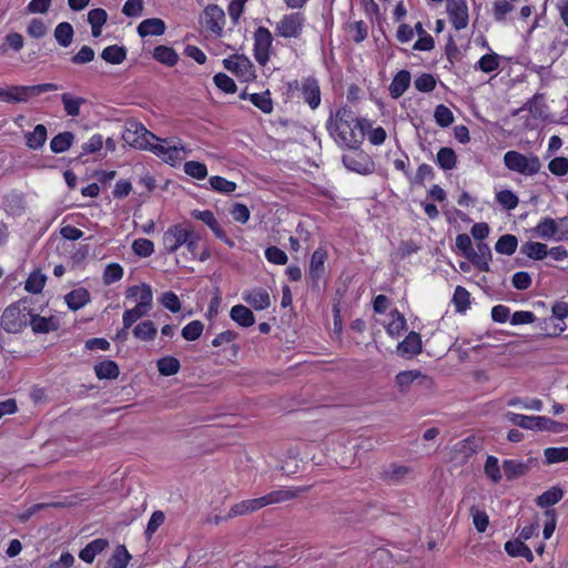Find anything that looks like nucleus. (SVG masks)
I'll return each mask as SVG.
<instances>
[{"label":"nucleus","instance_id":"1","mask_svg":"<svg viewBox=\"0 0 568 568\" xmlns=\"http://www.w3.org/2000/svg\"><path fill=\"white\" fill-rule=\"evenodd\" d=\"M162 246L166 254H176L182 247L190 261L205 262L211 257L206 242L190 221L171 224L162 235Z\"/></svg>","mask_w":568,"mask_h":568},{"label":"nucleus","instance_id":"2","mask_svg":"<svg viewBox=\"0 0 568 568\" xmlns=\"http://www.w3.org/2000/svg\"><path fill=\"white\" fill-rule=\"evenodd\" d=\"M329 135L339 148L357 150L371 124L361 119L349 106L339 108L326 122Z\"/></svg>","mask_w":568,"mask_h":568},{"label":"nucleus","instance_id":"3","mask_svg":"<svg viewBox=\"0 0 568 568\" xmlns=\"http://www.w3.org/2000/svg\"><path fill=\"white\" fill-rule=\"evenodd\" d=\"M31 312L30 302L21 298L8 305L0 317V325L7 333L17 334L27 327Z\"/></svg>","mask_w":568,"mask_h":568},{"label":"nucleus","instance_id":"4","mask_svg":"<svg viewBox=\"0 0 568 568\" xmlns=\"http://www.w3.org/2000/svg\"><path fill=\"white\" fill-rule=\"evenodd\" d=\"M61 85L52 82L34 85H11L6 89L0 88V101L6 103L27 102L32 97H38L44 92L58 91Z\"/></svg>","mask_w":568,"mask_h":568},{"label":"nucleus","instance_id":"5","mask_svg":"<svg viewBox=\"0 0 568 568\" xmlns=\"http://www.w3.org/2000/svg\"><path fill=\"white\" fill-rule=\"evenodd\" d=\"M504 164L511 171L521 175L532 176L541 169V162L536 154H523L518 151H508L504 154Z\"/></svg>","mask_w":568,"mask_h":568},{"label":"nucleus","instance_id":"6","mask_svg":"<svg viewBox=\"0 0 568 568\" xmlns=\"http://www.w3.org/2000/svg\"><path fill=\"white\" fill-rule=\"evenodd\" d=\"M292 90H296L298 98L308 105L311 110H316L321 105V87L314 77L302 78L290 83Z\"/></svg>","mask_w":568,"mask_h":568},{"label":"nucleus","instance_id":"7","mask_svg":"<svg viewBox=\"0 0 568 568\" xmlns=\"http://www.w3.org/2000/svg\"><path fill=\"white\" fill-rule=\"evenodd\" d=\"M307 490L306 487H285L273 490L260 498L251 499V511L261 509L265 506L287 501L298 497Z\"/></svg>","mask_w":568,"mask_h":568},{"label":"nucleus","instance_id":"8","mask_svg":"<svg viewBox=\"0 0 568 568\" xmlns=\"http://www.w3.org/2000/svg\"><path fill=\"white\" fill-rule=\"evenodd\" d=\"M305 18L300 12L284 14L277 22L275 32L282 38H298L304 28Z\"/></svg>","mask_w":568,"mask_h":568},{"label":"nucleus","instance_id":"9","mask_svg":"<svg viewBox=\"0 0 568 568\" xmlns=\"http://www.w3.org/2000/svg\"><path fill=\"white\" fill-rule=\"evenodd\" d=\"M328 254L325 247H317L310 260V266L307 272V281L311 283L313 288H318L320 283L325 275V263Z\"/></svg>","mask_w":568,"mask_h":568},{"label":"nucleus","instance_id":"10","mask_svg":"<svg viewBox=\"0 0 568 568\" xmlns=\"http://www.w3.org/2000/svg\"><path fill=\"white\" fill-rule=\"evenodd\" d=\"M201 24L207 32L221 36L225 26L224 10L217 4H209L201 16Z\"/></svg>","mask_w":568,"mask_h":568},{"label":"nucleus","instance_id":"11","mask_svg":"<svg viewBox=\"0 0 568 568\" xmlns=\"http://www.w3.org/2000/svg\"><path fill=\"white\" fill-rule=\"evenodd\" d=\"M446 12L455 30L460 31L467 28L469 13L466 0H446Z\"/></svg>","mask_w":568,"mask_h":568},{"label":"nucleus","instance_id":"12","mask_svg":"<svg viewBox=\"0 0 568 568\" xmlns=\"http://www.w3.org/2000/svg\"><path fill=\"white\" fill-rule=\"evenodd\" d=\"M479 449V439L469 436L457 442L450 449V460L457 465L465 464Z\"/></svg>","mask_w":568,"mask_h":568},{"label":"nucleus","instance_id":"13","mask_svg":"<svg viewBox=\"0 0 568 568\" xmlns=\"http://www.w3.org/2000/svg\"><path fill=\"white\" fill-rule=\"evenodd\" d=\"M272 42L273 37L268 29L260 27L254 32V57L262 65L268 61Z\"/></svg>","mask_w":568,"mask_h":568},{"label":"nucleus","instance_id":"14","mask_svg":"<svg viewBox=\"0 0 568 568\" xmlns=\"http://www.w3.org/2000/svg\"><path fill=\"white\" fill-rule=\"evenodd\" d=\"M395 384L400 393H406L413 384L428 386L432 379L420 371H403L395 376Z\"/></svg>","mask_w":568,"mask_h":568},{"label":"nucleus","instance_id":"15","mask_svg":"<svg viewBox=\"0 0 568 568\" xmlns=\"http://www.w3.org/2000/svg\"><path fill=\"white\" fill-rule=\"evenodd\" d=\"M191 216L195 220L204 223L210 230L213 232L214 236L229 245H233V243L227 237L225 231L222 229L221 224L217 222L214 213L210 210H193L191 211Z\"/></svg>","mask_w":568,"mask_h":568},{"label":"nucleus","instance_id":"16","mask_svg":"<svg viewBox=\"0 0 568 568\" xmlns=\"http://www.w3.org/2000/svg\"><path fill=\"white\" fill-rule=\"evenodd\" d=\"M2 210L10 216L20 217L26 213L27 204L22 192L12 190L2 197Z\"/></svg>","mask_w":568,"mask_h":568},{"label":"nucleus","instance_id":"17","mask_svg":"<svg viewBox=\"0 0 568 568\" xmlns=\"http://www.w3.org/2000/svg\"><path fill=\"white\" fill-rule=\"evenodd\" d=\"M150 150L165 163L175 165L183 160L182 152L184 151L183 145H170L166 140H162L161 143L151 145Z\"/></svg>","mask_w":568,"mask_h":568},{"label":"nucleus","instance_id":"18","mask_svg":"<svg viewBox=\"0 0 568 568\" xmlns=\"http://www.w3.org/2000/svg\"><path fill=\"white\" fill-rule=\"evenodd\" d=\"M28 324L34 334H48L58 331L60 327V323L57 317L41 316L39 314H34L32 310L30 312Z\"/></svg>","mask_w":568,"mask_h":568},{"label":"nucleus","instance_id":"19","mask_svg":"<svg viewBox=\"0 0 568 568\" xmlns=\"http://www.w3.org/2000/svg\"><path fill=\"white\" fill-rule=\"evenodd\" d=\"M456 247L467 260L477 266L479 271H489V266L486 262H480L476 258L475 250L473 248L471 240L468 234L463 233L456 236Z\"/></svg>","mask_w":568,"mask_h":568},{"label":"nucleus","instance_id":"20","mask_svg":"<svg viewBox=\"0 0 568 568\" xmlns=\"http://www.w3.org/2000/svg\"><path fill=\"white\" fill-rule=\"evenodd\" d=\"M342 161L347 170L359 174H368L373 171V163L369 158L362 152L356 154H345L343 155Z\"/></svg>","mask_w":568,"mask_h":568},{"label":"nucleus","instance_id":"21","mask_svg":"<svg viewBox=\"0 0 568 568\" xmlns=\"http://www.w3.org/2000/svg\"><path fill=\"white\" fill-rule=\"evenodd\" d=\"M153 304H149L145 298L142 297V302L135 304L134 307L125 310L122 315L123 331L129 329L136 321L146 316L152 310Z\"/></svg>","mask_w":568,"mask_h":568},{"label":"nucleus","instance_id":"22","mask_svg":"<svg viewBox=\"0 0 568 568\" xmlns=\"http://www.w3.org/2000/svg\"><path fill=\"white\" fill-rule=\"evenodd\" d=\"M109 547V540L105 538H97L90 541L84 548H82L79 552V558L87 562L92 564L95 557L104 551Z\"/></svg>","mask_w":568,"mask_h":568},{"label":"nucleus","instance_id":"23","mask_svg":"<svg viewBox=\"0 0 568 568\" xmlns=\"http://www.w3.org/2000/svg\"><path fill=\"white\" fill-rule=\"evenodd\" d=\"M166 29L165 22L160 18H149L140 22L138 26V34L141 38L149 36H162Z\"/></svg>","mask_w":568,"mask_h":568},{"label":"nucleus","instance_id":"24","mask_svg":"<svg viewBox=\"0 0 568 568\" xmlns=\"http://www.w3.org/2000/svg\"><path fill=\"white\" fill-rule=\"evenodd\" d=\"M124 296L126 301L141 303L142 297L148 301L149 304H153V292L151 285L146 283H141L140 285H131L125 292Z\"/></svg>","mask_w":568,"mask_h":568},{"label":"nucleus","instance_id":"25","mask_svg":"<svg viewBox=\"0 0 568 568\" xmlns=\"http://www.w3.org/2000/svg\"><path fill=\"white\" fill-rule=\"evenodd\" d=\"M410 73L407 70H400L395 74L389 84V94L393 99L400 98L410 85Z\"/></svg>","mask_w":568,"mask_h":568},{"label":"nucleus","instance_id":"26","mask_svg":"<svg viewBox=\"0 0 568 568\" xmlns=\"http://www.w3.org/2000/svg\"><path fill=\"white\" fill-rule=\"evenodd\" d=\"M65 303L71 311H78L90 302V293L84 287L72 290L64 297Z\"/></svg>","mask_w":568,"mask_h":568},{"label":"nucleus","instance_id":"27","mask_svg":"<svg viewBox=\"0 0 568 568\" xmlns=\"http://www.w3.org/2000/svg\"><path fill=\"white\" fill-rule=\"evenodd\" d=\"M398 353L402 355L414 356L422 351L420 335L415 332H410L403 342L397 346Z\"/></svg>","mask_w":568,"mask_h":568},{"label":"nucleus","instance_id":"28","mask_svg":"<svg viewBox=\"0 0 568 568\" xmlns=\"http://www.w3.org/2000/svg\"><path fill=\"white\" fill-rule=\"evenodd\" d=\"M153 59L166 67H174L179 61V54L172 47L164 44L156 45L153 49Z\"/></svg>","mask_w":568,"mask_h":568},{"label":"nucleus","instance_id":"29","mask_svg":"<svg viewBox=\"0 0 568 568\" xmlns=\"http://www.w3.org/2000/svg\"><path fill=\"white\" fill-rule=\"evenodd\" d=\"M108 13L102 8H95L88 12V22L91 26V34L99 38L102 34V28L106 23Z\"/></svg>","mask_w":568,"mask_h":568},{"label":"nucleus","instance_id":"30","mask_svg":"<svg viewBox=\"0 0 568 568\" xmlns=\"http://www.w3.org/2000/svg\"><path fill=\"white\" fill-rule=\"evenodd\" d=\"M94 373L99 379H116L120 368L114 361L105 359L94 365Z\"/></svg>","mask_w":568,"mask_h":568},{"label":"nucleus","instance_id":"31","mask_svg":"<svg viewBox=\"0 0 568 568\" xmlns=\"http://www.w3.org/2000/svg\"><path fill=\"white\" fill-rule=\"evenodd\" d=\"M47 128L43 124H37L33 131L26 133V144L31 150H39L47 141Z\"/></svg>","mask_w":568,"mask_h":568},{"label":"nucleus","instance_id":"32","mask_svg":"<svg viewBox=\"0 0 568 568\" xmlns=\"http://www.w3.org/2000/svg\"><path fill=\"white\" fill-rule=\"evenodd\" d=\"M55 41L63 48L71 45L74 38V30L70 22H60L53 31Z\"/></svg>","mask_w":568,"mask_h":568},{"label":"nucleus","instance_id":"33","mask_svg":"<svg viewBox=\"0 0 568 568\" xmlns=\"http://www.w3.org/2000/svg\"><path fill=\"white\" fill-rule=\"evenodd\" d=\"M505 550L510 557H523L529 562L534 560L530 548L520 539L509 540L505 544Z\"/></svg>","mask_w":568,"mask_h":568},{"label":"nucleus","instance_id":"34","mask_svg":"<svg viewBox=\"0 0 568 568\" xmlns=\"http://www.w3.org/2000/svg\"><path fill=\"white\" fill-rule=\"evenodd\" d=\"M410 469L407 466L390 464L383 470L382 478L389 484L400 483L408 474Z\"/></svg>","mask_w":568,"mask_h":568},{"label":"nucleus","instance_id":"35","mask_svg":"<svg viewBox=\"0 0 568 568\" xmlns=\"http://www.w3.org/2000/svg\"><path fill=\"white\" fill-rule=\"evenodd\" d=\"M505 418L513 425H516L524 429L537 430L538 427V416H527L513 412H507L505 414Z\"/></svg>","mask_w":568,"mask_h":568},{"label":"nucleus","instance_id":"36","mask_svg":"<svg viewBox=\"0 0 568 568\" xmlns=\"http://www.w3.org/2000/svg\"><path fill=\"white\" fill-rule=\"evenodd\" d=\"M132 333L135 338L143 341V342H150L156 337L158 328L151 320H146V321L140 322L133 328Z\"/></svg>","mask_w":568,"mask_h":568},{"label":"nucleus","instance_id":"37","mask_svg":"<svg viewBox=\"0 0 568 568\" xmlns=\"http://www.w3.org/2000/svg\"><path fill=\"white\" fill-rule=\"evenodd\" d=\"M390 321L386 325V332L392 337H398L407 327L406 318L398 310L389 313Z\"/></svg>","mask_w":568,"mask_h":568},{"label":"nucleus","instance_id":"38","mask_svg":"<svg viewBox=\"0 0 568 568\" xmlns=\"http://www.w3.org/2000/svg\"><path fill=\"white\" fill-rule=\"evenodd\" d=\"M126 49L122 45L112 44L105 47L101 52V58L111 64H121L126 59Z\"/></svg>","mask_w":568,"mask_h":568},{"label":"nucleus","instance_id":"39","mask_svg":"<svg viewBox=\"0 0 568 568\" xmlns=\"http://www.w3.org/2000/svg\"><path fill=\"white\" fill-rule=\"evenodd\" d=\"M521 253L529 258L541 261L548 255V247L540 242L528 241L521 245Z\"/></svg>","mask_w":568,"mask_h":568},{"label":"nucleus","instance_id":"40","mask_svg":"<svg viewBox=\"0 0 568 568\" xmlns=\"http://www.w3.org/2000/svg\"><path fill=\"white\" fill-rule=\"evenodd\" d=\"M132 559L131 554L124 545H119L114 549L112 556L108 560L109 568H126L130 560Z\"/></svg>","mask_w":568,"mask_h":568},{"label":"nucleus","instance_id":"41","mask_svg":"<svg viewBox=\"0 0 568 568\" xmlns=\"http://www.w3.org/2000/svg\"><path fill=\"white\" fill-rule=\"evenodd\" d=\"M73 140L74 135L70 131L59 133L50 141V149L53 153H63L71 148Z\"/></svg>","mask_w":568,"mask_h":568},{"label":"nucleus","instance_id":"42","mask_svg":"<svg viewBox=\"0 0 568 568\" xmlns=\"http://www.w3.org/2000/svg\"><path fill=\"white\" fill-rule=\"evenodd\" d=\"M558 232V224L551 217H544L535 227V233L541 239H552Z\"/></svg>","mask_w":568,"mask_h":568},{"label":"nucleus","instance_id":"43","mask_svg":"<svg viewBox=\"0 0 568 568\" xmlns=\"http://www.w3.org/2000/svg\"><path fill=\"white\" fill-rule=\"evenodd\" d=\"M158 371L162 376H173L181 368L180 361L174 356H164L156 362Z\"/></svg>","mask_w":568,"mask_h":568},{"label":"nucleus","instance_id":"44","mask_svg":"<svg viewBox=\"0 0 568 568\" xmlns=\"http://www.w3.org/2000/svg\"><path fill=\"white\" fill-rule=\"evenodd\" d=\"M61 101L67 115L69 116H78L80 114V108L85 103V99L81 97H73L70 93H63L61 95Z\"/></svg>","mask_w":568,"mask_h":568},{"label":"nucleus","instance_id":"45","mask_svg":"<svg viewBox=\"0 0 568 568\" xmlns=\"http://www.w3.org/2000/svg\"><path fill=\"white\" fill-rule=\"evenodd\" d=\"M518 246V241L515 235H501L495 244V250L499 254L513 255Z\"/></svg>","mask_w":568,"mask_h":568},{"label":"nucleus","instance_id":"46","mask_svg":"<svg viewBox=\"0 0 568 568\" xmlns=\"http://www.w3.org/2000/svg\"><path fill=\"white\" fill-rule=\"evenodd\" d=\"M47 282V276L42 274L40 271H33L29 274L24 290L32 294H39L42 292Z\"/></svg>","mask_w":568,"mask_h":568},{"label":"nucleus","instance_id":"47","mask_svg":"<svg viewBox=\"0 0 568 568\" xmlns=\"http://www.w3.org/2000/svg\"><path fill=\"white\" fill-rule=\"evenodd\" d=\"M457 162L456 153L452 148H440L436 155V163L443 170H452Z\"/></svg>","mask_w":568,"mask_h":568},{"label":"nucleus","instance_id":"48","mask_svg":"<svg viewBox=\"0 0 568 568\" xmlns=\"http://www.w3.org/2000/svg\"><path fill=\"white\" fill-rule=\"evenodd\" d=\"M564 496L561 488L551 487L537 497L536 503L539 507L546 508L557 504Z\"/></svg>","mask_w":568,"mask_h":568},{"label":"nucleus","instance_id":"49","mask_svg":"<svg viewBox=\"0 0 568 568\" xmlns=\"http://www.w3.org/2000/svg\"><path fill=\"white\" fill-rule=\"evenodd\" d=\"M124 275V270L119 263H110L105 266L102 274L104 285H111L119 282Z\"/></svg>","mask_w":568,"mask_h":568},{"label":"nucleus","instance_id":"50","mask_svg":"<svg viewBox=\"0 0 568 568\" xmlns=\"http://www.w3.org/2000/svg\"><path fill=\"white\" fill-rule=\"evenodd\" d=\"M503 470H504V475L508 479H514V478L523 476L527 470V466L525 464L514 460V459H506L503 463Z\"/></svg>","mask_w":568,"mask_h":568},{"label":"nucleus","instance_id":"51","mask_svg":"<svg viewBox=\"0 0 568 568\" xmlns=\"http://www.w3.org/2000/svg\"><path fill=\"white\" fill-rule=\"evenodd\" d=\"M211 187L219 193L230 194L236 190V183L223 176L214 175L209 179Z\"/></svg>","mask_w":568,"mask_h":568},{"label":"nucleus","instance_id":"52","mask_svg":"<svg viewBox=\"0 0 568 568\" xmlns=\"http://www.w3.org/2000/svg\"><path fill=\"white\" fill-rule=\"evenodd\" d=\"M213 82L225 94H233L237 90L234 80L223 72L216 73L213 77Z\"/></svg>","mask_w":568,"mask_h":568},{"label":"nucleus","instance_id":"53","mask_svg":"<svg viewBox=\"0 0 568 568\" xmlns=\"http://www.w3.org/2000/svg\"><path fill=\"white\" fill-rule=\"evenodd\" d=\"M496 201L507 211L515 210L519 203L518 196L510 190H503L496 193Z\"/></svg>","mask_w":568,"mask_h":568},{"label":"nucleus","instance_id":"54","mask_svg":"<svg viewBox=\"0 0 568 568\" xmlns=\"http://www.w3.org/2000/svg\"><path fill=\"white\" fill-rule=\"evenodd\" d=\"M131 247L139 257H149L154 253V243L144 237L134 240Z\"/></svg>","mask_w":568,"mask_h":568},{"label":"nucleus","instance_id":"55","mask_svg":"<svg viewBox=\"0 0 568 568\" xmlns=\"http://www.w3.org/2000/svg\"><path fill=\"white\" fill-rule=\"evenodd\" d=\"M475 68L485 73L494 72L499 68V55L497 53L484 54Z\"/></svg>","mask_w":568,"mask_h":568},{"label":"nucleus","instance_id":"56","mask_svg":"<svg viewBox=\"0 0 568 568\" xmlns=\"http://www.w3.org/2000/svg\"><path fill=\"white\" fill-rule=\"evenodd\" d=\"M453 303L457 312H465L470 305L469 292L463 286H457L453 295Z\"/></svg>","mask_w":568,"mask_h":568},{"label":"nucleus","instance_id":"57","mask_svg":"<svg viewBox=\"0 0 568 568\" xmlns=\"http://www.w3.org/2000/svg\"><path fill=\"white\" fill-rule=\"evenodd\" d=\"M508 406H519L524 409L540 412L544 407L542 402L539 398H526L513 397L507 403Z\"/></svg>","mask_w":568,"mask_h":568},{"label":"nucleus","instance_id":"58","mask_svg":"<svg viewBox=\"0 0 568 568\" xmlns=\"http://www.w3.org/2000/svg\"><path fill=\"white\" fill-rule=\"evenodd\" d=\"M251 104H254L264 113H271L273 110V101L268 91L263 93H251Z\"/></svg>","mask_w":568,"mask_h":568},{"label":"nucleus","instance_id":"59","mask_svg":"<svg viewBox=\"0 0 568 568\" xmlns=\"http://www.w3.org/2000/svg\"><path fill=\"white\" fill-rule=\"evenodd\" d=\"M544 455L547 464L568 462V447H548Z\"/></svg>","mask_w":568,"mask_h":568},{"label":"nucleus","instance_id":"60","mask_svg":"<svg viewBox=\"0 0 568 568\" xmlns=\"http://www.w3.org/2000/svg\"><path fill=\"white\" fill-rule=\"evenodd\" d=\"M184 172L196 180H203L207 175V168L202 162L187 161L184 163Z\"/></svg>","mask_w":568,"mask_h":568},{"label":"nucleus","instance_id":"61","mask_svg":"<svg viewBox=\"0 0 568 568\" xmlns=\"http://www.w3.org/2000/svg\"><path fill=\"white\" fill-rule=\"evenodd\" d=\"M48 33V27L40 18H33L27 26V34L33 39H41Z\"/></svg>","mask_w":568,"mask_h":568},{"label":"nucleus","instance_id":"62","mask_svg":"<svg viewBox=\"0 0 568 568\" xmlns=\"http://www.w3.org/2000/svg\"><path fill=\"white\" fill-rule=\"evenodd\" d=\"M538 427L537 430H546V432H552V433H562L567 429V425L556 422L549 417L546 416H538Z\"/></svg>","mask_w":568,"mask_h":568},{"label":"nucleus","instance_id":"63","mask_svg":"<svg viewBox=\"0 0 568 568\" xmlns=\"http://www.w3.org/2000/svg\"><path fill=\"white\" fill-rule=\"evenodd\" d=\"M434 118L436 123L442 128H447L454 122L453 112L444 104L436 106Z\"/></svg>","mask_w":568,"mask_h":568},{"label":"nucleus","instance_id":"64","mask_svg":"<svg viewBox=\"0 0 568 568\" xmlns=\"http://www.w3.org/2000/svg\"><path fill=\"white\" fill-rule=\"evenodd\" d=\"M203 332V324L200 321H192L182 328V337L186 341H196Z\"/></svg>","mask_w":568,"mask_h":568}]
</instances>
